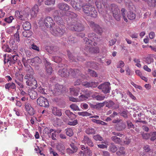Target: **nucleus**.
Wrapping results in <instances>:
<instances>
[{
    "label": "nucleus",
    "instance_id": "obj_17",
    "mask_svg": "<svg viewBox=\"0 0 156 156\" xmlns=\"http://www.w3.org/2000/svg\"><path fill=\"white\" fill-rule=\"evenodd\" d=\"M71 149L68 148L66 149V152L69 154H73L76 152L77 151V147L74 145L73 143H72L70 145Z\"/></svg>",
    "mask_w": 156,
    "mask_h": 156
},
{
    "label": "nucleus",
    "instance_id": "obj_44",
    "mask_svg": "<svg viewBox=\"0 0 156 156\" xmlns=\"http://www.w3.org/2000/svg\"><path fill=\"white\" fill-rule=\"evenodd\" d=\"M113 16L116 20L117 21H120L121 16L120 12L113 14Z\"/></svg>",
    "mask_w": 156,
    "mask_h": 156
},
{
    "label": "nucleus",
    "instance_id": "obj_25",
    "mask_svg": "<svg viewBox=\"0 0 156 156\" xmlns=\"http://www.w3.org/2000/svg\"><path fill=\"white\" fill-rule=\"evenodd\" d=\"M70 94L74 96H77L80 92L79 88H70Z\"/></svg>",
    "mask_w": 156,
    "mask_h": 156
},
{
    "label": "nucleus",
    "instance_id": "obj_27",
    "mask_svg": "<svg viewBox=\"0 0 156 156\" xmlns=\"http://www.w3.org/2000/svg\"><path fill=\"white\" fill-rule=\"evenodd\" d=\"M28 94L32 99H34L37 97V92L34 90H31Z\"/></svg>",
    "mask_w": 156,
    "mask_h": 156
},
{
    "label": "nucleus",
    "instance_id": "obj_45",
    "mask_svg": "<svg viewBox=\"0 0 156 156\" xmlns=\"http://www.w3.org/2000/svg\"><path fill=\"white\" fill-rule=\"evenodd\" d=\"M78 114L79 115L82 116H88L92 115L91 113H89L87 112H78Z\"/></svg>",
    "mask_w": 156,
    "mask_h": 156
},
{
    "label": "nucleus",
    "instance_id": "obj_53",
    "mask_svg": "<svg viewBox=\"0 0 156 156\" xmlns=\"http://www.w3.org/2000/svg\"><path fill=\"white\" fill-rule=\"evenodd\" d=\"M134 62L136 63L135 65L139 68H140L141 66V65L140 63V61L139 59L135 58L133 59Z\"/></svg>",
    "mask_w": 156,
    "mask_h": 156
},
{
    "label": "nucleus",
    "instance_id": "obj_62",
    "mask_svg": "<svg viewBox=\"0 0 156 156\" xmlns=\"http://www.w3.org/2000/svg\"><path fill=\"white\" fill-rule=\"evenodd\" d=\"M125 64L124 62L122 61H119L118 63V64L117 66V68H121L124 66Z\"/></svg>",
    "mask_w": 156,
    "mask_h": 156
},
{
    "label": "nucleus",
    "instance_id": "obj_58",
    "mask_svg": "<svg viewBox=\"0 0 156 156\" xmlns=\"http://www.w3.org/2000/svg\"><path fill=\"white\" fill-rule=\"evenodd\" d=\"M112 122L114 123H121V124H123V122L122 119H120L117 118L116 119H114Z\"/></svg>",
    "mask_w": 156,
    "mask_h": 156
},
{
    "label": "nucleus",
    "instance_id": "obj_16",
    "mask_svg": "<svg viewBox=\"0 0 156 156\" xmlns=\"http://www.w3.org/2000/svg\"><path fill=\"white\" fill-rule=\"evenodd\" d=\"M98 84V82H85L83 83L82 85L87 88L91 87L93 88L96 87Z\"/></svg>",
    "mask_w": 156,
    "mask_h": 156
},
{
    "label": "nucleus",
    "instance_id": "obj_6",
    "mask_svg": "<svg viewBox=\"0 0 156 156\" xmlns=\"http://www.w3.org/2000/svg\"><path fill=\"white\" fill-rule=\"evenodd\" d=\"M84 13L87 16L96 18L98 15V12L95 8L91 5L86 4L84 5L82 9Z\"/></svg>",
    "mask_w": 156,
    "mask_h": 156
},
{
    "label": "nucleus",
    "instance_id": "obj_9",
    "mask_svg": "<svg viewBox=\"0 0 156 156\" xmlns=\"http://www.w3.org/2000/svg\"><path fill=\"white\" fill-rule=\"evenodd\" d=\"M70 4L72 7L76 10L80 11L83 6V3L81 0H71Z\"/></svg>",
    "mask_w": 156,
    "mask_h": 156
},
{
    "label": "nucleus",
    "instance_id": "obj_39",
    "mask_svg": "<svg viewBox=\"0 0 156 156\" xmlns=\"http://www.w3.org/2000/svg\"><path fill=\"white\" fill-rule=\"evenodd\" d=\"M111 139L114 142L117 144H120L122 141V139H120L116 136H113L111 137Z\"/></svg>",
    "mask_w": 156,
    "mask_h": 156
},
{
    "label": "nucleus",
    "instance_id": "obj_51",
    "mask_svg": "<svg viewBox=\"0 0 156 156\" xmlns=\"http://www.w3.org/2000/svg\"><path fill=\"white\" fill-rule=\"evenodd\" d=\"M53 60L56 63H59L62 60V58L58 56H54L53 57Z\"/></svg>",
    "mask_w": 156,
    "mask_h": 156
},
{
    "label": "nucleus",
    "instance_id": "obj_34",
    "mask_svg": "<svg viewBox=\"0 0 156 156\" xmlns=\"http://www.w3.org/2000/svg\"><path fill=\"white\" fill-rule=\"evenodd\" d=\"M144 61L147 64H149L154 61V59L150 56H148L144 58Z\"/></svg>",
    "mask_w": 156,
    "mask_h": 156
},
{
    "label": "nucleus",
    "instance_id": "obj_19",
    "mask_svg": "<svg viewBox=\"0 0 156 156\" xmlns=\"http://www.w3.org/2000/svg\"><path fill=\"white\" fill-rule=\"evenodd\" d=\"M83 143L87 144L90 147L94 146V144L91 140L87 136H85L84 137L83 140Z\"/></svg>",
    "mask_w": 156,
    "mask_h": 156
},
{
    "label": "nucleus",
    "instance_id": "obj_18",
    "mask_svg": "<svg viewBox=\"0 0 156 156\" xmlns=\"http://www.w3.org/2000/svg\"><path fill=\"white\" fill-rule=\"evenodd\" d=\"M34 71L32 69H29L25 76L24 77V79L27 80H30L33 79L34 75Z\"/></svg>",
    "mask_w": 156,
    "mask_h": 156
},
{
    "label": "nucleus",
    "instance_id": "obj_22",
    "mask_svg": "<svg viewBox=\"0 0 156 156\" xmlns=\"http://www.w3.org/2000/svg\"><path fill=\"white\" fill-rule=\"evenodd\" d=\"M126 16L128 19L130 20H134L136 16L135 13L130 11H129L127 12Z\"/></svg>",
    "mask_w": 156,
    "mask_h": 156
},
{
    "label": "nucleus",
    "instance_id": "obj_32",
    "mask_svg": "<svg viewBox=\"0 0 156 156\" xmlns=\"http://www.w3.org/2000/svg\"><path fill=\"white\" fill-rule=\"evenodd\" d=\"M53 126L54 127L61 126L62 122L60 119H56L52 122Z\"/></svg>",
    "mask_w": 156,
    "mask_h": 156
},
{
    "label": "nucleus",
    "instance_id": "obj_26",
    "mask_svg": "<svg viewBox=\"0 0 156 156\" xmlns=\"http://www.w3.org/2000/svg\"><path fill=\"white\" fill-rule=\"evenodd\" d=\"M23 27L25 30H29L31 28V25L29 22L25 21L23 23Z\"/></svg>",
    "mask_w": 156,
    "mask_h": 156
},
{
    "label": "nucleus",
    "instance_id": "obj_31",
    "mask_svg": "<svg viewBox=\"0 0 156 156\" xmlns=\"http://www.w3.org/2000/svg\"><path fill=\"white\" fill-rule=\"evenodd\" d=\"M46 68L47 73L51 74L52 71V69L51 64L49 62H47V64L46 65Z\"/></svg>",
    "mask_w": 156,
    "mask_h": 156
},
{
    "label": "nucleus",
    "instance_id": "obj_42",
    "mask_svg": "<svg viewBox=\"0 0 156 156\" xmlns=\"http://www.w3.org/2000/svg\"><path fill=\"white\" fill-rule=\"evenodd\" d=\"M124 149L125 148L123 147H120L119 148V151L116 152V154L118 156L125 154V152L124 151Z\"/></svg>",
    "mask_w": 156,
    "mask_h": 156
},
{
    "label": "nucleus",
    "instance_id": "obj_20",
    "mask_svg": "<svg viewBox=\"0 0 156 156\" xmlns=\"http://www.w3.org/2000/svg\"><path fill=\"white\" fill-rule=\"evenodd\" d=\"M39 7L38 5H35L33 7L32 11L31 12V16L33 17L36 16L37 14L39 12Z\"/></svg>",
    "mask_w": 156,
    "mask_h": 156
},
{
    "label": "nucleus",
    "instance_id": "obj_7",
    "mask_svg": "<svg viewBox=\"0 0 156 156\" xmlns=\"http://www.w3.org/2000/svg\"><path fill=\"white\" fill-rule=\"evenodd\" d=\"M94 45L93 44L91 45H87L85 46L84 49V53L86 55H87L88 53H98L99 52V49L98 47H94L91 46Z\"/></svg>",
    "mask_w": 156,
    "mask_h": 156
},
{
    "label": "nucleus",
    "instance_id": "obj_15",
    "mask_svg": "<svg viewBox=\"0 0 156 156\" xmlns=\"http://www.w3.org/2000/svg\"><path fill=\"white\" fill-rule=\"evenodd\" d=\"M25 107L26 110L30 115H33L35 114L34 108L32 107L30 104L28 102H25Z\"/></svg>",
    "mask_w": 156,
    "mask_h": 156
},
{
    "label": "nucleus",
    "instance_id": "obj_5",
    "mask_svg": "<svg viewBox=\"0 0 156 156\" xmlns=\"http://www.w3.org/2000/svg\"><path fill=\"white\" fill-rule=\"evenodd\" d=\"M88 38L85 37L84 39V41L85 43L86 46L91 45V44H93L95 46L98 42L100 41V38L97 37L96 34L93 32L88 33Z\"/></svg>",
    "mask_w": 156,
    "mask_h": 156
},
{
    "label": "nucleus",
    "instance_id": "obj_29",
    "mask_svg": "<svg viewBox=\"0 0 156 156\" xmlns=\"http://www.w3.org/2000/svg\"><path fill=\"white\" fill-rule=\"evenodd\" d=\"M65 114L71 119H74L76 117V115L74 114H73V112H71L69 110H66L65 111Z\"/></svg>",
    "mask_w": 156,
    "mask_h": 156
},
{
    "label": "nucleus",
    "instance_id": "obj_47",
    "mask_svg": "<svg viewBox=\"0 0 156 156\" xmlns=\"http://www.w3.org/2000/svg\"><path fill=\"white\" fill-rule=\"evenodd\" d=\"M125 11L126 9L124 8H122L121 9L122 15V16L124 21L126 22H128V20L126 18V15L125 12Z\"/></svg>",
    "mask_w": 156,
    "mask_h": 156
},
{
    "label": "nucleus",
    "instance_id": "obj_36",
    "mask_svg": "<svg viewBox=\"0 0 156 156\" xmlns=\"http://www.w3.org/2000/svg\"><path fill=\"white\" fill-rule=\"evenodd\" d=\"M57 149L60 152H62L65 149L64 145L61 143L58 144L56 146Z\"/></svg>",
    "mask_w": 156,
    "mask_h": 156
},
{
    "label": "nucleus",
    "instance_id": "obj_64",
    "mask_svg": "<svg viewBox=\"0 0 156 156\" xmlns=\"http://www.w3.org/2000/svg\"><path fill=\"white\" fill-rule=\"evenodd\" d=\"M13 19L14 18L13 16H10L9 17L5 18V20L6 22L10 23L12 22V21Z\"/></svg>",
    "mask_w": 156,
    "mask_h": 156
},
{
    "label": "nucleus",
    "instance_id": "obj_40",
    "mask_svg": "<svg viewBox=\"0 0 156 156\" xmlns=\"http://www.w3.org/2000/svg\"><path fill=\"white\" fill-rule=\"evenodd\" d=\"M109 149L111 152L112 153H114L117 150V147L114 145L113 143H111V145L109 147Z\"/></svg>",
    "mask_w": 156,
    "mask_h": 156
},
{
    "label": "nucleus",
    "instance_id": "obj_56",
    "mask_svg": "<svg viewBox=\"0 0 156 156\" xmlns=\"http://www.w3.org/2000/svg\"><path fill=\"white\" fill-rule=\"evenodd\" d=\"M68 40L69 42H70L71 43H74L77 41L76 38L72 36H69L68 37Z\"/></svg>",
    "mask_w": 156,
    "mask_h": 156
},
{
    "label": "nucleus",
    "instance_id": "obj_37",
    "mask_svg": "<svg viewBox=\"0 0 156 156\" xmlns=\"http://www.w3.org/2000/svg\"><path fill=\"white\" fill-rule=\"evenodd\" d=\"M104 102H106L105 104H106V107H108V108H112L114 109H115V108H113V106L115 105V103L112 101L110 100L108 102L106 101H105Z\"/></svg>",
    "mask_w": 156,
    "mask_h": 156
},
{
    "label": "nucleus",
    "instance_id": "obj_49",
    "mask_svg": "<svg viewBox=\"0 0 156 156\" xmlns=\"http://www.w3.org/2000/svg\"><path fill=\"white\" fill-rule=\"evenodd\" d=\"M31 61L33 62H34L35 64H40L41 63V60L38 57H36L32 59Z\"/></svg>",
    "mask_w": 156,
    "mask_h": 156
},
{
    "label": "nucleus",
    "instance_id": "obj_8",
    "mask_svg": "<svg viewBox=\"0 0 156 156\" xmlns=\"http://www.w3.org/2000/svg\"><path fill=\"white\" fill-rule=\"evenodd\" d=\"M67 90V88L65 86L56 84L52 91L53 94L55 96L60 95Z\"/></svg>",
    "mask_w": 156,
    "mask_h": 156
},
{
    "label": "nucleus",
    "instance_id": "obj_4",
    "mask_svg": "<svg viewBox=\"0 0 156 156\" xmlns=\"http://www.w3.org/2000/svg\"><path fill=\"white\" fill-rule=\"evenodd\" d=\"M70 71L71 72V75L74 78H78V79L74 83V85L75 86L79 85L85 77L84 75L81 73V72L78 69H70Z\"/></svg>",
    "mask_w": 156,
    "mask_h": 156
},
{
    "label": "nucleus",
    "instance_id": "obj_41",
    "mask_svg": "<svg viewBox=\"0 0 156 156\" xmlns=\"http://www.w3.org/2000/svg\"><path fill=\"white\" fill-rule=\"evenodd\" d=\"M67 55L68 57L71 62L73 61L76 62V60L74 58V56L68 50L67 51Z\"/></svg>",
    "mask_w": 156,
    "mask_h": 156
},
{
    "label": "nucleus",
    "instance_id": "obj_55",
    "mask_svg": "<svg viewBox=\"0 0 156 156\" xmlns=\"http://www.w3.org/2000/svg\"><path fill=\"white\" fill-rule=\"evenodd\" d=\"M87 97L85 95H82L79 97L78 98L79 102L85 100L87 99Z\"/></svg>",
    "mask_w": 156,
    "mask_h": 156
},
{
    "label": "nucleus",
    "instance_id": "obj_61",
    "mask_svg": "<svg viewBox=\"0 0 156 156\" xmlns=\"http://www.w3.org/2000/svg\"><path fill=\"white\" fill-rule=\"evenodd\" d=\"M16 78L17 80L21 81L22 80L23 75L20 74L19 73H15Z\"/></svg>",
    "mask_w": 156,
    "mask_h": 156
},
{
    "label": "nucleus",
    "instance_id": "obj_2",
    "mask_svg": "<svg viewBox=\"0 0 156 156\" xmlns=\"http://www.w3.org/2000/svg\"><path fill=\"white\" fill-rule=\"evenodd\" d=\"M76 17L71 18V21L69 23L67 27L69 30L72 31L81 32L83 31L85 29L84 25L76 20Z\"/></svg>",
    "mask_w": 156,
    "mask_h": 156
},
{
    "label": "nucleus",
    "instance_id": "obj_33",
    "mask_svg": "<svg viewBox=\"0 0 156 156\" xmlns=\"http://www.w3.org/2000/svg\"><path fill=\"white\" fill-rule=\"evenodd\" d=\"M54 20L59 24L58 26L62 25L63 20L62 18L59 16H55L54 17Z\"/></svg>",
    "mask_w": 156,
    "mask_h": 156
},
{
    "label": "nucleus",
    "instance_id": "obj_30",
    "mask_svg": "<svg viewBox=\"0 0 156 156\" xmlns=\"http://www.w3.org/2000/svg\"><path fill=\"white\" fill-rule=\"evenodd\" d=\"M92 97L93 98L98 101H102L105 98V96L102 94L97 95L94 94Z\"/></svg>",
    "mask_w": 156,
    "mask_h": 156
},
{
    "label": "nucleus",
    "instance_id": "obj_59",
    "mask_svg": "<svg viewBox=\"0 0 156 156\" xmlns=\"http://www.w3.org/2000/svg\"><path fill=\"white\" fill-rule=\"evenodd\" d=\"M93 138L96 141L99 140L100 141H101L103 140V138L99 135H97L94 136Z\"/></svg>",
    "mask_w": 156,
    "mask_h": 156
},
{
    "label": "nucleus",
    "instance_id": "obj_14",
    "mask_svg": "<svg viewBox=\"0 0 156 156\" xmlns=\"http://www.w3.org/2000/svg\"><path fill=\"white\" fill-rule=\"evenodd\" d=\"M26 83L27 85L30 87L34 89H36L37 87V81L34 78L30 80H27Z\"/></svg>",
    "mask_w": 156,
    "mask_h": 156
},
{
    "label": "nucleus",
    "instance_id": "obj_38",
    "mask_svg": "<svg viewBox=\"0 0 156 156\" xmlns=\"http://www.w3.org/2000/svg\"><path fill=\"white\" fill-rule=\"evenodd\" d=\"M95 130L92 127H88L86 130V133L88 134H94L95 132Z\"/></svg>",
    "mask_w": 156,
    "mask_h": 156
},
{
    "label": "nucleus",
    "instance_id": "obj_35",
    "mask_svg": "<svg viewBox=\"0 0 156 156\" xmlns=\"http://www.w3.org/2000/svg\"><path fill=\"white\" fill-rule=\"evenodd\" d=\"M15 16L16 17L19 18L22 20H24V19L22 15V12H19L18 11H16Z\"/></svg>",
    "mask_w": 156,
    "mask_h": 156
},
{
    "label": "nucleus",
    "instance_id": "obj_10",
    "mask_svg": "<svg viewBox=\"0 0 156 156\" xmlns=\"http://www.w3.org/2000/svg\"><path fill=\"white\" fill-rule=\"evenodd\" d=\"M37 104L41 106L48 108L49 106V102L47 99L43 97H39L37 99Z\"/></svg>",
    "mask_w": 156,
    "mask_h": 156
},
{
    "label": "nucleus",
    "instance_id": "obj_54",
    "mask_svg": "<svg viewBox=\"0 0 156 156\" xmlns=\"http://www.w3.org/2000/svg\"><path fill=\"white\" fill-rule=\"evenodd\" d=\"M84 154L88 156H90L92 155V152L91 151L89 150L87 147H86L85 150H84Z\"/></svg>",
    "mask_w": 156,
    "mask_h": 156
},
{
    "label": "nucleus",
    "instance_id": "obj_13",
    "mask_svg": "<svg viewBox=\"0 0 156 156\" xmlns=\"http://www.w3.org/2000/svg\"><path fill=\"white\" fill-rule=\"evenodd\" d=\"M70 69H69V70L65 68L60 69L58 71V74L62 77H67L69 76V74L71 75Z\"/></svg>",
    "mask_w": 156,
    "mask_h": 156
},
{
    "label": "nucleus",
    "instance_id": "obj_48",
    "mask_svg": "<svg viewBox=\"0 0 156 156\" xmlns=\"http://www.w3.org/2000/svg\"><path fill=\"white\" fill-rule=\"evenodd\" d=\"M66 130V133L67 136L70 137L73 135V133L71 128H68Z\"/></svg>",
    "mask_w": 156,
    "mask_h": 156
},
{
    "label": "nucleus",
    "instance_id": "obj_50",
    "mask_svg": "<svg viewBox=\"0 0 156 156\" xmlns=\"http://www.w3.org/2000/svg\"><path fill=\"white\" fill-rule=\"evenodd\" d=\"M70 107L73 111H80L78 106L75 104H73L70 105Z\"/></svg>",
    "mask_w": 156,
    "mask_h": 156
},
{
    "label": "nucleus",
    "instance_id": "obj_21",
    "mask_svg": "<svg viewBox=\"0 0 156 156\" xmlns=\"http://www.w3.org/2000/svg\"><path fill=\"white\" fill-rule=\"evenodd\" d=\"M18 57L17 55H9V65H11L15 63L18 59Z\"/></svg>",
    "mask_w": 156,
    "mask_h": 156
},
{
    "label": "nucleus",
    "instance_id": "obj_3",
    "mask_svg": "<svg viewBox=\"0 0 156 156\" xmlns=\"http://www.w3.org/2000/svg\"><path fill=\"white\" fill-rule=\"evenodd\" d=\"M57 7L60 10L64 11L66 15L70 16V18L76 17L77 16V15L76 14L69 11L71 8L67 3H59L58 4Z\"/></svg>",
    "mask_w": 156,
    "mask_h": 156
},
{
    "label": "nucleus",
    "instance_id": "obj_60",
    "mask_svg": "<svg viewBox=\"0 0 156 156\" xmlns=\"http://www.w3.org/2000/svg\"><path fill=\"white\" fill-rule=\"evenodd\" d=\"M38 91L39 92L43 94H46L45 90L41 87H39L38 88Z\"/></svg>",
    "mask_w": 156,
    "mask_h": 156
},
{
    "label": "nucleus",
    "instance_id": "obj_63",
    "mask_svg": "<svg viewBox=\"0 0 156 156\" xmlns=\"http://www.w3.org/2000/svg\"><path fill=\"white\" fill-rule=\"evenodd\" d=\"M95 2L97 8L98 9L101 8V4L100 0H96Z\"/></svg>",
    "mask_w": 156,
    "mask_h": 156
},
{
    "label": "nucleus",
    "instance_id": "obj_43",
    "mask_svg": "<svg viewBox=\"0 0 156 156\" xmlns=\"http://www.w3.org/2000/svg\"><path fill=\"white\" fill-rule=\"evenodd\" d=\"M33 32L30 31H27L25 30L23 32V35L26 37H29L30 36H31Z\"/></svg>",
    "mask_w": 156,
    "mask_h": 156
},
{
    "label": "nucleus",
    "instance_id": "obj_57",
    "mask_svg": "<svg viewBox=\"0 0 156 156\" xmlns=\"http://www.w3.org/2000/svg\"><path fill=\"white\" fill-rule=\"evenodd\" d=\"M151 138V141H154L156 139V132H154L150 133Z\"/></svg>",
    "mask_w": 156,
    "mask_h": 156
},
{
    "label": "nucleus",
    "instance_id": "obj_12",
    "mask_svg": "<svg viewBox=\"0 0 156 156\" xmlns=\"http://www.w3.org/2000/svg\"><path fill=\"white\" fill-rule=\"evenodd\" d=\"M89 25L97 34L101 35L103 32V30L99 25L95 24L93 21H91L90 22Z\"/></svg>",
    "mask_w": 156,
    "mask_h": 156
},
{
    "label": "nucleus",
    "instance_id": "obj_28",
    "mask_svg": "<svg viewBox=\"0 0 156 156\" xmlns=\"http://www.w3.org/2000/svg\"><path fill=\"white\" fill-rule=\"evenodd\" d=\"M105 102H104L103 103H99L95 105H91V104H90V106L91 107L95 108L100 109L105 105Z\"/></svg>",
    "mask_w": 156,
    "mask_h": 156
},
{
    "label": "nucleus",
    "instance_id": "obj_11",
    "mask_svg": "<svg viewBox=\"0 0 156 156\" xmlns=\"http://www.w3.org/2000/svg\"><path fill=\"white\" fill-rule=\"evenodd\" d=\"M98 88L102 90L104 94H106L110 92V83L108 82H105L98 87Z\"/></svg>",
    "mask_w": 156,
    "mask_h": 156
},
{
    "label": "nucleus",
    "instance_id": "obj_1",
    "mask_svg": "<svg viewBox=\"0 0 156 156\" xmlns=\"http://www.w3.org/2000/svg\"><path fill=\"white\" fill-rule=\"evenodd\" d=\"M44 24L48 28H51L50 31L51 33L55 36L62 37L66 32L65 26L63 25L56 26L53 27V25L54 24L52 18L50 16L46 17L44 20Z\"/></svg>",
    "mask_w": 156,
    "mask_h": 156
},
{
    "label": "nucleus",
    "instance_id": "obj_24",
    "mask_svg": "<svg viewBox=\"0 0 156 156\" xmlns=\"http://www.w3.org/2000/svg\"><path fill=\"white\" fill-rule=\"evenodd\" d=\"M52 113L54 115L58 116L62 115L61 110L55 107H53L52 109Z\"/></svg>",
    "mask_w": 156,
    "mask_h": 156
},
{
    "label": "nucleus",
    "instance_id": "obj_23",
    "mask_svg": "<svg viewBox=\"0 0 156 156\" xmlns=\"http://www.w3.org/2000/svg\"><path fill=\"white\" fill-rule=\"evenodd\" d=\"M110 8L112 14L119 12L120 11L118 6L115 4H112L110 5Z\"/></svg>",
    "mask_w": 156,
    "mask_h": 156
},
{
    "label": "nucleus",
    "instance_id": "obj_46",
    "mask_svg": "<svg viewBox=\"0 0 156 156\" xmlns=\"http://www.w3.org/2000/svg\"><path fill=\"white\" fill-rule=\"evenodd\" d=\"M55 3V0H47L44 2V4L47 5H54Z\"/></svg>",
    "mask_w": 156,
    "mask_h": 156
},
{
    "label": "nucleus",
    "instance_id": "obj_52",
    "mask_svg": "<svg viewBox=\"0 0 156 156\" xmlns=\"http://www.w3.org/2000/svg\"><path fill=\"white\" fill-rule=\"evenodd\" d=\"M88 72L89 73L92 77H95L97 76V74L95 71L91 69H88Z\"/></svg>",
    "mask_w": 156,
    "mask_h": 156
}]
</instances>
